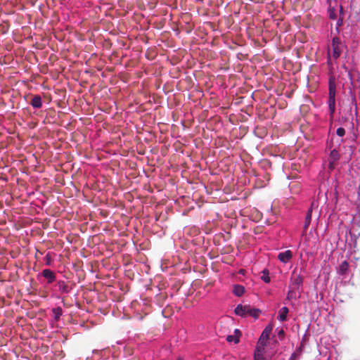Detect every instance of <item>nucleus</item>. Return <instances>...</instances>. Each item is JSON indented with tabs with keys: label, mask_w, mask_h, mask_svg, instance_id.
Listing matches in <instances>:
<instances>
[{
	"label": "nucleus",
	"mask_w": 360,
	"mask_h": 360,
	"mask_svg": "<svg viewBox=\"0 0 360 360\" xmlns=\"http://www.w3.org/2000/svg\"><path fill=\"white\" fill-rule=\"evenodd\" d=\"M234 312L238 316H250L254 317L255 319H257L261 313V311L259 309L252 308L250 305L238 304L235 308Z\"/></svg>",
	"instance_id": "1"
},
{
	"label": "nucleus",
	"mask_w": 360,
	"mask_h": 360,
	"mask_svg": "<svg viewBox=\"0 0 360 360\" xmlns=\"http://www.w3.org/2000/svg\"><path fill=\"white\" fill-rule=\"evenodd\" d=\"M328 107L331 115L335 112V93L336 86L333 79L329 80V88H328Z\"/></svg>",
	"instance_id": "2"
},
{
	"label": "nucleus",
	"mask_w": 360,
	"mask_h": 360,
	"mask_svg": "<svg viewBox=\"0 0 360 360\" xmlns=\"http://www.w3.org/2000/svg\"><path fill=\"white\" fill-rule=\"evenodd\" d=\"M273 330V326L271 325H268L262 331L260 338L258 340V344L257 346V349L264 350V347L266 345V341L269 339L270 334L271 333Z\"/></svg>",
	"instance_id": "3"
},
{
	"label": "nucleus",
	"mask_w": 360,
	"mask_h": 360,
	"mask_svg": "<svg viewBox=\"0 0 360 360\" xmlns=\"http://www.w3.org/2000/svg\"><path fill=\"white\" fill-rule=\"evenodd\" d=\"M343 46H344L342 44L341 41L339 38L334 37L332 39V44H331L332 51H333L332 55L335 59H337L340 57V56L342 51Z\"/></svg>",
	"instance_id": "4"
},
{
	"label": "nucleus",
	"mask_w": 360,
	"mask_h": 360,
	"mask_svg": "<svg viewBox=\"0 0 360 360\" xmlns=\"http://www.w3.org/2000/svg\"><path fill=\"white\" fill-rule=\"evenodd\" d=\"M303 283V277L300 274H296L294 271L290 278V286L294 290L298 289Z\"/></svg>",
	"instance_id": "5"
},
{
	"label": "nucleus",
	"mask_w": 360,
	"mask_h": 360,
	"mask_svg": "<svg viewBox=\"0 0 360 360\" xmlns=\"http://www.w3.org/2000/svg\"><path fill=\"white\" fill-rule=\"evenodd\" d=\"M41 274L44 278L46 279L48 284H51L56 281V274L49 269H44Z\"/></svg>",
	"instance_id": "6"
},
{
	"label": "nucleus",
	"mask_w": 360,
	"mask_h": 360,
	"mask_svg": "<svg viewBox=\"0 0 360 360\" xmlns=\"http://www.w3.org/2000/svg\"><path fill=\"white\" fill-rule=\"evenodd\" d=\"M292 257V253L290 250L280 252L278 259L283 263H287Z\"/></svg>",
	"instance_id": "7"
},
{
	"label": "nucleus",
	"mask_w": 360,
	"mask_h": 360,
	"mask_svg": "<svg viewBox=\"0 0 360 360\" xmlns=\"http://www.w3.org/2000/svg\"><path fill=\"white\" fill-rule=\"evenodd\" d=\"M30 103L34 108H41V106H42L41 97L39 95H34L32 97Z\"/></svg>",
	"instance_id": "8"
},
{
	"label": "nucleus",
	"mask_w": 360,
	"mask_h": 360,
	"mask_svg": "<svg viewBox=\"0 0 360 360\" xmlns=\"http://www.w3.org/2000/svg\"><path fill=\"white\" fill-rule=\"evenodd\" d=\"M289 309L287 307H283L278 312V319L281 321H285L287 319V315Z\"/></svg>",
	"instance_id": "9"
},
{
	"label": "nucleus",
	"mask_w": 360,
	"mask_h": 360,
	"mask_svg": "<svg viewBox=\"0 0 360 360\" xmlns=\"http://www.w3.org/2000/svg\"><path fill=\"white\" fill-rule=\"evenodd\" d=\"M348 268L349 263L347 261H344L340 264L338 272L340 275H345L347 272Z\"/></svg>",
	"instance_id": "10"
},
{
	"label": "nucleus",
	"mask_w": 360,
	"mask_h": 360,
	"mask_svg": "<svg viewBox=\"0 0 360 360\" xmlns=\"http://www.w3.org/2000/svg\"><path fill=\"white\" fill-rule=\"evenodd\" d=\"M235 335H228L226 337V340L229 342H233L235 344L236 343H238L239 342V337L237 335L238 334H240V332L238 329H236L235 330Z\"/></svg>",
	"instance_id": "11"
},
{
	"label": "nucleus",
	"mask_w": 360,
	"mask_h": 360,
	"mask_svg": "<svg viewBox=\"0 0 360 360\" xmlns=\"http://www.w3.org/2000/svg\"><path fill=\"white\" fill-rule=\"evenodd\" d=\"M59 290L63 293H68L70 291L69 287L67 285L65 281H59L57 283Z\"/></svg>",
	"instance_id": "12"
},
{
	"label": "nucleus",
	"mask_w": 360,
	"mask_h": 360,
	"mask_svg": "<svg viewBox=\"0 0 360 360\" xmlns=\"http://www.w3.org/2000/svg\"><path fill=\"white\" fill-rule=\"evenodd\" d=\"M311 213H312V209L310 208L306 215L304 224V229L307 230L311 223Z\"/></svg>",
	"instance_id": "13"
},
{
	"label": "nucleus",
	"mask_w": 360,
	"mask_h": 360,
	"mask_svg": "<svg viewBox=\"0 0 360 360\" xmlns=\"http://www.w3.org/2000/svg\"><path fill=\"white\" fill-rule=\"evenodd\" d=\"M245 288L243 286L240 285H236L233 287V293L238 297H240L243 295Z\"/></svg>",
	"instance_id": "14"
},
{
	"label": "nucleus",
	"mask_w": 360,
	"mask_h": 360,
	"mask_svg": "<svg viewBox=\"0 0 360 360\" xmlns=\"http://www.w3.org/2000/svg\"><path fill=\"white\" fill-rule=\"evenodd\" d=\"M52 313L54 315V319L58 321L63 314V309L60 307L52 309Z\"/></svg>",
	"instance_id": "15"
},
{
	"label": "nucleus",
	"mask_w": 360,
	"mask_h": 360,
	"mask_svg": "<svg viewBox=\"0 0 360 360\" xmlns=\"http://www.w3.org/2000/svg\"><path fill=\"white\" fill-rule=\"evenodd\" d=\"M262 276H261V279L266 283H269L270 282V277H269V272L267 269H264L262 271Z\"/></svg>",
	"instance_id": "16"
},
{
	"label": "nucleus",
	"mask_w": 360,
	"mask_h": 360,
	"mask_svg": "<svg viewBox=\"0 0 360 360\" xmlns=\"http://www.w3.org/2000/svg\"><path fill=\"white\" fill-rule=\"evenodd\" d=\"M9 25L7 20H4L1 23V34H4L8 29Z\"/></svg>",
	"instance_id": "17"
},
{
	"label": "nucleus",
	"mask_w": 360,
	"mask_h": 360,
	"mask_svg": "<svg viewBox=\"0 0 360 360\" xmlns=\"http://www.w3.org/2000/svg\"><path fill=\"white\" fill-rule=\"evenodd\" d=\"M330 158L333 159V162H335L339 159V154L337 150H333L330 152Z\"/></svg>",
	"instance_id": "18"
},
{
	"label": "nucleus",
	"mask_w": 360,
	"mask_h": 360,
	"mask_svg": "<svg viewBox=\"0 0 360 360\" xmlns=\"http://www.w3.org/2000/svg\"><path fill=\"white\" fill-rule=\"evenodd\" d=\"M263 350H257L256 349L255 352V355H254V358H255V360H260L261 358H262V354H261V352H262Z\"/></svg>",
	"instance_id": "19"
},
{
	"label": "nucleus",
	"mask_w": 360,
	"mask_h": 360,
	"mask_svg": "<svg viewBox=\"0 0 360 360\" xmlns=\"http://www.w3.org/2000/svg\"><path fill=\"white\" fill-rule=\"evenodd\" d=\"M336 134L339 136H343L345 134V130L342 127H339L337 129Z\"/></svg>",
	"instance_id": "20"
},
{
	"label": "nucleus",
	"mask_w": 360,
	"mask_h": 360,
	"mask_svg": "<svg viewBox=\"0 0 360 360\" xmlns=\"http://www.w3.org/2000/svg\"><path fill=\"white\" fill-rule=\"evenodd\" d=\"M284 335H285V333H284V330L283 329H281L278 332V338L281 339V340H283L284 338Z\"/></svg>",
	"instance_id": "21"
},
{
	"label": "nucleus",
	"mask_w": 360,
	"mask_h": 360,
	"mask_svg": "<svg viewBox=\"0 0 360 360\" xmlns=\"http://www.w3.org/2000/svg\"><path fill=\"white\" fill-rule=\"evenodd\" d=\"M293 291L292 290H290L288 293V299H291L293 297Z\"/></svg>",
	"instance_id": "22"
},
{
	"label": "nucleus",
	"mask_w": 360,
	"mask_h": 360,
	"mask_svg": "<svg viewBox=\"0 0 360 360\" xmlns=\"http://www.w3.org/2000/svg\"><path fill=\"white\" fill-rule=\"evenodd\" d=\"M334 162H333H333H330V164H329V165H330V168H333V167H334V166H333Z\"/></svg>",
	"instance_id": "23"
},
{
	"label": "nucleus",
	"mask_w": 360,
	"mask_h": 360,
	"mask_svg": "<svg viewBox=\"0 0 360 360\" xmlns=\"http://www.w3.org/2000/svg\"><path fill=\"white\" fill-rule=\"evenodd\" d=\"M46 257L47 258V261H48V262H47V264H49V260H50V259H49V254H48V255H46Z\"/></svg>",
	"instance_id": "24"
},
{
	"label": "nucleus",
	"mask_w": 360,
	"mask_h": 360,
	"mask_svg": "<svg viewBox=\"0 0 360 360\" xmlns=\"http://www.w3.org/2000/svg\"><path fill=\"white\" fill-rule=\"evenodd\" d=\"M1 180L7 181V179H6V178H4L2 175H1Z\"/></svg>",
	"instance_id": "25"
},
{
	"label": "nucleus",
	"mask_w": 360,
	"mask_h": 360,
	"mask_svg": "<svg viewBox=\"0 0 360 360\" xmlns=\"http://www.w3.org/2000/svg\"><path fill=\"white\" fill-rule=\"evenodd\" d=\"M295 356V354H292V356H291V359H292Z\"/></svg>",
	"instance_id": "26"
},
{
	"label": "nucleus",
	"mask_w": 360,
	"mask_h": 360,
	"mask_svg": "<svg viewBox=\"0 0 360 360\" xmlns=\"http://www.w3.org/2000/svg\"><path fill=\"white\" fill-rule=\"evenodd\" d=\"M178 360H184V359H181V358H179V359H178Z\"/></svg>",
	"instance_id": "27"
}]
</instances>
